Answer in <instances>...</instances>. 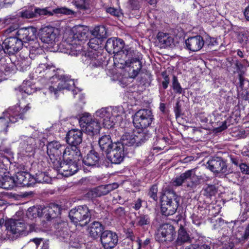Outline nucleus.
I'll use <instances>...</instances> for the list:
<instances>
[{
	"label": "nucleus",
	"instance_id": "1",
	"mask_svg": "<svg viewBox=\"0 0 249 249\" xmlns=\"http://www.w3.org/2000/svg\"><path fill=\"white\" fill-rule=\"evenodd\" d=\"M121 39L111 37L106 42L105 48L109 53H115L114 63L120 64V68L127 72L128 77L135 78L142 68L141 54L128 46L124 47Z\"/></svg>",
	"mask_w": 249,
	"mask_h": 249
},
{
	"label": "nucleus",
	"instance_id": "2",
	"mask_svg": "<svg viewBox=\"0 0 249 249\" xmlns=\"http://www.w3.org/2000/svg\"><path fill=\"white\" fill-rule=\"evenodd\" d=\"M124 113L122 107H103L96 112V115L103 119V124L107 128H112L122 119Z\"/></svg>",
	"mask_w": 249,
	"mask_h": 249
},
{
	"label": "nucleus",
	"instance_id": "3",
	"mask_svg": "<svg viewBox=\"0 0 249 249\" xmlns=\"http://www.w3.org/2000/svg\"><path fill=\"white\" fill-rule=\"evenodd\" d=\"M55 79H56L57 81L59 82L58 85L56 87L54 86H50L49 91L51 93H53L56 97L58 96V91L66 89H72L74 97H76V95H78L80 100H82L84 98V96L81 93V90L79 89H73L74 87V82L73 80L64 75L59 76L58 75H57V77Z\"/></svg>",
	"mask_w": 249,
	"mask_h": 249
},
{
	"label": "nucleus",
	"instance_id": "4",
	"mask_svg": "<svg viewBox=\"0 0 249 249\" xmlns=\"http://www.w3.org/2000/svg\"><path fill=\"white\" fill-rule=\"evenodd\" d=\"M64 149L65 145L56 141L49 142L47 144V153L50 159V164L55 170H59L61 167Z\"/></svg>",
	"mask_w": 249,
	"mask_h": 249
},
{
	"label": "nucleus",
	"instance_id": "5",
	"mask_svg": "<svg viewBox=\"0 0 249 249\" xmlns=\"http://www.w3.org/2000/svg\"><path fill=\"white\" fill-rule=\"evenodd\" d=\"M195 170V169H192L181 174L173 180V184L179 186L186 181V186L187 187L192 189L195 188L200 183L201 180H206L205 178H207L205 175H196Z\"/></svg>",
	"mask_w": 249,
	"mask_h": 249
},
{
	"label": "nucleus",
	"instance_id": "6",
	"mask_svg": "<svg viewBox=\"0 0 249 249\" xmlns=\"http://www.w3.org/2000/svg\"><path fill=\"white\" fill-rule=\"evenodd\" d=\"M161 212L166 216L174 214L179 206V198L173 192H168L160 198Z\"/></svg>",
	"mask_w": 249,
	"mask_h": 249
},
{
	"label": "nucleus",
	"instance_id": "7",
	"mask_svg": "<svg viewBox=\"0 0 249 249\" xmlns=\"http://www.w3.org/2000/svg\"><path fill=\"white\" fill-rule=\"evenodd\" d=\"M79 123L82 131L88 135L93 136L99 133L101 129L100 122L89 113H84L80 118Z\"/></svg>",
	"mask_w": 249,
	"mask_h": 249
},
{
	"label": "nucleus",
	"instance_id": "8",
	"mask_svg": "<svg viewBox=\"0 0 249 249\" xmlns=\"http://www.w3.org/2000/svg\"><path fill=\"white\" fill-rule=\"evenodd\" d=\"M28 105L24 108L20 107L19 106H15L9 108L6 112V118L0 117V126L1 127H8L9 122L12 123H16L19 119L23 120L25 118V113L30 109Z\"/></svg>",
	"mask_w": 249,
	"mask_h": 249
},
{
	"label": "nucleus",
	"instance_id": "9",
	"mask_svg": "<svg viewBox=\"0 0 249 249\" xmlns=\"http://www.w3.org/2000/svg\"><path fill=\"white\" fill-rule=\"evenodd\" d=\"M91 214L88 207L80 205L71 209L69 212V217L71 222L77 226L87 225L90 218Z\"/></svg>",
	"mask_w": 249,
	"mask_h": 249
},
{
	"label": "nucleus",
	"instance_id": "10",
	"mask_svg": "<svg viewBox=\"0 0 249 249\" xmlns=\"http://www.w3.org/2000/svg\"><path fill=\"white\" fill-rule=\"evenodd\" d=\"M153 120V116L150 110L141 109L134 115L133 122L135 127L139 129L145 128L149 126Z\"/></svg>",
	"mask_w": 249,
	"mask_h": 249
},
{
	"label": "nucleus",
	"instance_id": "11",
	"mask_svg": "<svg viewBox=\"0 0 249 249\" xmlns=\"http://www.w3.org/2000/svg\"><path fill=\"white\" fill-rule=\"evenodd\" d=\"M127 148L117 142L113 143L112 148L106 154L107 158L114 164H119L124 158Z\"/></svg>",
	"mask_w": 249,
	"mask_h": 249
},
{
	"label": "nucleus",
	"instance_id": "12",
	"mask_svg": "<svg viewBox=\"0 0 249 249\" xmlns=\"http://www.w3.org/2000/svg\"><path fill=\"white\" fill-rule=\"evenodd\" d=\"M176 236L174 227L169 224H164L158 230L156 238L160 242H170L175 239Z\"/></svg>",
	"mask_w": 249,
	"mask_h": 249
},
{
	"label": "nucleus",
	"instance_id": "13",
	"mask_svg": "<svg viewBox=\"0 0 249 249\" xmlns=\"http://www.w3.org/2000/svg\"><path fill=\"white\" fill-rule=\"evenodd\" d=\"M207 168L215 174H226L227 165L226 160L221 157H214L206 163Z\"/></svg>",
	"mask_w": 249,
	"mask_h": 249
},
{
	"label": "nucleus",
	"instance_id": "14",
	"mask_svg": "<svg viewBox=\"0 0 249 249\" xmlns=\"http://www.w3.org/2000/svg\"><path fill=\"white\" fill-rule=\"evenodd\" d=\"M2 45L5 53L12 55L19 52L22 48L23 43L16 36H10L3 40Z\"/></svg>",
	"mask_w": 249,
	"mask_h": 249
},
{
	"label": "nucleus",
	"instance_id": "15",
	"mask_svg": "<svg viewBox=\"0 0 249 249\" xmlns=\"http://www.w3.org/2000/svg\"><path fill=\"white\" fill-rule=\"evenodd\" d=\"M35 74L38 77H44L46 79L54 80L57 77L55 67L48 63L40 64L36 69Z\"/></svg>",
	"mask_w": 249,
	"mask_h": 249
},
{
	"label": "nucleus",
	"instance_id": "16",
	"mask_svg": "<svg viewBox=\"0 0 249 249\" xmlns=\"http://www.w3.org/2000/svg\"><path fill=\"white\" fill-rule=\"evenodd\" d=\"M6 229L12 233L19 235H26L28 234L26 225L19 220L9 219L5 221Z\"/></svg>",
	"mask_w": 249,
	"mask_h": 249
},
{
	"label": "nucleus",
	"instance_id": "17",
	"mask_svg": "<svg viewBox=\"0 0 249 249\" xmlns=\"http://www.w3.org/2000/svg\"><path fill=\"white\" fill-rule=\"evenodd\" d=\"M100 241L105 249H112L117 244L118 237L115 232L107 230L102 233Z\"/></svg>",
	"mask_w": 249,
	"mask_h": 249
},
{
	"label": "nucleus",
	"instance_id": "18",
	"mask_svg": "<svg viewBox=\"0 0 249 249\" xmlns=\"http://www.w3.org/2000/svg\"><path fill=\"white\" fill-rule=\"evenodd\" d=\"M36 30L33 27H28L19 29L16 33V37L21 40L23 46H25L32 39H35Z\"/></svg>",
	"mask_w": 249,
	"mask_h": 249
},
{
	"label": "nucleus",
	"instance_id": "19",
	"mask_svg": "<svg viewBox=\"0 0 249 249\" xmlns=\"http://www.w3.org/2000/svg\"><path fill=\"white\" fill-rule=\"evenodd\" d=\"M19 148L21 152L32 153L36 147V140L32 137L22 135L20 137Z\"/></svg>",
	"mask_w": 249,
	"mask_h": 249
},
{
	"label": "nucleus",
	"instance_id": "20",
	"mask_svg": "<svg viewBox=\"0 0 249 249\" xmlns=\"http://www.w3.org/2000/svg\"><path fill=\"white\" fill-rule=\"evenodd\" d=\"M15 182L17 186H31L34 185V177L26 172H19L16 175Z\"/></svg>",
	"mask_w": 249,
	"mask_h": 249
},
{
	"label": "nucleus",
	"instance_id": "21",
	"mask_svg": "<svg viewBox=\"0 0 249 249\" xmlns=\"http://www.w3.org/2000/svg\"><path fill=\"white\" fill-rule=\"evenodd\" d=\"M43 217L47 220L54 218L61 213V208L56 204L51 203L49 206L42 207Z\"/></svg>",
	"mask_w": 249,
	"mask_h": 249
},
{
	"label": "nucleus",
	"instance_id": "22",
	"mask_svg": "<svg viewBox=\"0 0 249 249\" xmlns=\"http://www.w3.org/2000/svg\"><path fill=\"white\" fill-rule=\"evenodd\" d=\"M80 156L81 153L78 147L71 145L67 147H65L62 159L63 161L76 162L77 160H79Z\"/></svg>",
	"mask_w": 249,
	"mask_h": 249
},
{
	"label": "nucleus",
	"instance_id": "23",
	"mask_svg": "<svg viewBox=\"0 0 249 249\" xmlns=\"http://www.w3.org/2000/svg\"><path fill=\"white\" fill-rule=\"evenodd\" d=\"M55 29L52 26H46L41 29L40 39L42 42L48 44H53L56 38Z\"/></svg>",
	"mask_w": 249,
	"mask_h": 249
},
{
	"label": "nucleus",
	"instance_id": "24",
	"mask_svg": "<svg viewBox=\"0 0 249 249\" xmlns=\"http://www.w3.org/2000/svg\"><path fill=\"white\" fill-rule=\"evenodd\" d=\"M62 52L73 56L79 55L82 50V47L80 43L74 41H69L68 38L66 41L62 43Z\"/></svg>",
	"mask_w": 249,
	"mask_h": 249
},
{
	"label": "nucleus",
	"instance_id": "25",
	"mask_svg": "<svg viewBox=\"0 0 249 249\" xmlns=\"http://www.w3.org/2000/svg\"><path fill=\"white\" fill-rule=\"evenodd\" d=\"M83 132L77 129L69 130L66 135V139L67 143L71 146H75L80 144L82 141Z\"/></svg>",
	"mask_w": 249,
	"mask_h": 249
},
{
	"label": "nucleus",
	"instance_id": "26",
	"mask_svg": "<svg viewBox=\"0 0 249 249\" xmlns=\"http://www.w3.org/2000/svg\"><path fill=\"white\" fill-rule=\"evenodd\" d=\"M204 44L203 37L196 36L188 38L185 40L186 48L191 51L196 52L200 50Z\"/></svg>",
	"mask_w": 249,
	"mask_h": 249
},
{
	"label": "nucleus",
	"instance_id": "27",
	"mask_svg": "<svg viewBox=\"0 0 249 249\" xmlns=\"http://www.w3.org/2000/svg\"><path fill=\"white\" fill-rule=\"evenodd\" d=\"M85 56L87 57L86 61L91 68H96L102 64V56L97 51L88 52L85 53Z\"/></svg>",
	"mask_w": 249,
	"mask_h": 249
},
{
	"label": "nucleus",
	"instance_id": "28",
	"mask_svg": "<svg viewBox=\"0 0 249 249\" xmlns=\"http://www.w3.org/2000/svg\"><path fill=\"white\" fill-rule=\"evenodd\" d=\"M87 37L86 32L82 27H76L72 29L68 37L69 41H74L79 43Z\"/></svg>",
	"mask_w": 249,
	"mask_h": 249
},
{
	"label": "nucleus",
	"instance_id": "29",
	"mask_svg": "<svg viewBox=\"0 0 249 249\" xmlns=\"http://www.w3.org/2000/svg\"><path fill=\"white\" fill-rule=\"evenodd\" d=\"M100 158L99 154L94 150H91L83 159V163L88 166H98Z\"/></svg>",
	"mask_w": 249,
	"mask_h": 249
},
{
	"label": "nucleus",
	"instance_id": "30",
	"mask_svg": "<svg viewBox=\"0 0 249 249\" xmlns=\"http://www.w3.org/2000/svg\"><path fill=\"white\" fill-rule=\"evenodd\" d=\"M157 39L160 48L170 47L174 43L173 38L168 33L159 32L157 36Z\"/></svg>",
	"mask_w": 249,
	"mask_h": 249
},
{
	"label": "nucleus",
	"instance_id": "31",
	"mask_svg": "<svg viewBox=\"0 0 249 249\" xmlns=\"http://www.w3.org/2000/svg\"><path fill=\"white\" fill-rule=\"evenodd\" d=\"M60 169L65 173V176H69L75 174L78 171V168L76 162L64 161V162L61 161V167L58 170L59 171Z\"/></svg>",
	"mask_w": 249,
	"mask_h": 249
},
{
	"label": "nucleus",
	"instance_id": "32",
	"mask_svg": "<svg viewBox=\"0 0 249 249\" xmlns=\"http://www.w3.org/2000/svg\"><path fill=\"white\" fill-rule=\"evenodd\" d=\"M25 46L29 48L30 51L29 56L31 59L35 58L36 55L40 54L42 52V49L36 36L35 37V39H33L31 41L29 42V43Z\"/></svg>",
	"mask_w": 249,
	"mask_h": 249
},
{
	"label": "nucleus",
	"instance_id": "33",
	"mask_svg": "<svg viewBox=\"0 0 249 249\" xmlns=\"http://www.w3.org/2000/svg\"><path fill=\"white\" fill-rule=\"evenodd\" d=\"M191 238L186 230L182 226H180L178 232V236L175 244L177 246H181L186 243H190Z\"/></svg>",
	"mask_w": 249,
	"mask_h": 249
},
{
	"label": "nucleus",
	"instance_id": "34",
	"mask_svg": "<svg viewBox=\"0 0 249 249\" xmlns=\"http://www.w3.org/2000/svg\"><path fill=\"white\" fill-rule=\"evenodd\" d=\"M122 144V146L127 148V146H136V141L134 132L132 133H125L121 140L117 142Z\"/></svg>",
	"mask_w": 249,
	"mask_h": 249
},
{
	"label": "nucleus",
	"instance_id": "35",
	"mask_svg": "<svg viewBox=\"0 0 249 249\" xmlns=\"http://www.w3.org/2000/svg\"><path fill=\"white\" fill-rule=\"evenodd\" d=\"M136 141V147L141 145L150 137L151 134L146 129H141L134 131Z\"/></svg>",
	"mask_w": 249,
	"mask_h": 249
},
{
	"label": "nucleus",
	"instance_id": "36",
	"mask_svg": "<svg viewBox=\"0 0 249 249\" xmlns=\"http://www.w3.org/2000/svg\"><path fill=\"white\" fill-rule=\"evenodd\" d=\"M16 186L15 178L5 175L0 178V187L6 190H11Z\"/></svg>",
	"mask_w": 249,
	"mask_h": 249
},
{
	"label": "nucleus",
	"instance_id": "37",
	"mask_svg": "<svg viewBox=\"0 0 249 249\" xmlns=\"http://www.w3.org/2000/svg\"><path fill=\"white\" fill-rule=\"evenodd\" d=\"M98 143L102 151L107 154L112 148L114 142H112L110 136L108 135L101 137L98 140Z\"/></svg>",
	"mask_w": 249,
	"mask_h": 249
},
{
	"label": "nucleus",
	"instance_id": "38",
	"mask_svg": "<svg viewBox=\"0 0 249 249\" xmlns=\"http://www.w3.org/2000/svg\"><path fill=\"white\" fill-rule=\"evenodd\" d=\"M107 194L105 185H101L89 190L87 194V196L90 198L100 197Z\"/></svg>",
	"mask_w": 249,
	"mask_h": 249
},
{
	"label": "nucleus",
	"instance_id": "39",
	"mask_svg": "<svg viewBox=\"0 0 249 249\" xmlns=\"http://www.w3.org/2000/svg\"><path fill=\"white\" fill-rule=\"evenodd\" d=\"M103 230V227L100 222L94 221L92 223L89 229L90 236L93 238H96L99 235H101Z\"/></svg>",
	"mask_w": 249,
	"mask_h": 249
},
{
	"label": "nucleus",
	"instance_id": "40",
	"mask_svg": "<svg viewBox=\"0 0 249 249\" xmlns=\"http://www.w3.org/2000/svg\"><path fill=\"white\" fill-rule=\"evenodd\" d=\"M92 35L102 40L107 37V32L104 26H98L94 28L92 32Z\"/></svg>",
	"mask_w": 249,
	"mask_h": 249
},
{
	"label": "nucleus",
	"instance_id": "41",
	"mask_svg": "<svg viewBox=\"0 0 249 249\" xmlns=\"http://www.w3.org/2000/svg\"><path fill=\"white\" fill-rule=\"evenodd\" d=\"M42 207L41 206H33L30 207L27 212V215L29 218H36L37 216L43 217Z\"/></svg>",
	"mask_w": 249,
	"mask_h": 249
},
{
	"label": "nucleus",
	"instance_id": "42",
	"mask_svg": "<svg viewBox=\"0 0 249 249\" xmlns=\"http://www.w3.org/2000/svg\"><path fill=\"white\" fill-rule=\"evenodd\" d=\"M150 220L148 215L140 214L137 216L136 219L132 223L137 226H143L150 224Z\"/></svg>",
	"mask_w": 249,
	"mask_h": 249
},
{
	"label": "nucleus",
	"instance_id": "43",
	"mask_svg": "<svg viewBox=\"0 0 249 249\" xmlns=\"http://www.w3.org/2000/svg\"><path fill=\"white\" fill-rule=\"evenodd\" d=\"M172 87L175 93L178 94H183L184 93V89H183L181 88L176 76H174L173 77Z\"/></svg>",
	"mask_w": 249,
	"mask_h": 249
},
{
	"label": "nucleus",
	"instance_id": "44",
	"mask_svg": "<svg viewBox=\"0 0 249 249\" xmlns=\"http://www.w3.org/2000/svg\"><path fill=\"white\" fill-rule=\"evenodd\" d=\"M30 65V62L27 58L18 60L17 64L18 69H19L20 71H22L27 70Z\"/></svg>",
	"mask_w": 249,
	"mask_h": 249
},
{
	"label": "nucleus",
	"instance_id": "45",
	"mask_svg": "<svg viewBox=\"0 0 249 249\" xmlns=\"http://www.w3.org/2000/svg\"><path fill=\"white\" fill-rule=\"evenodd\" d=\"M101 43L102 40L94 37L89 39L88 44L89 48L94 50L93 51H97V50L100 47V45Z\"/></svg>",
	"mask_w": 249,
	"mask_h": 249
},
{
	"label": "nucleus",
	"instance_id": "46",
	"mask_svg": "<svg viewBox=\"0 0 249 249\" xmlns=\"http://www.w3.org/2000/svg\"><path fill=\"white\" fill-rule=\"evenodd\" d=\"M34 184L36 183H44L49 180V177L45 175L44 172H38L34 177Z\"/></svg>",
	"mask_w": 249,
	"mask_h": 249
},
{
	"label": "nucleus",
	"instance_id": "47",
	"mask_svg": "<svg viewBox=\"0 0 249 249\" xmlns=\"http://www.w3.org/2000/svg\"><path fill=\"white\" fill-rule=\"evenodd\" d=\"M67 222L60 220L54 224V228L56 230L57 232L60 233V235H61V232L64 231L67 229Z\"/></svg>",
	"mask_w": 249,
	"mask_h": 249
},
{
	"label": "nucleus",
	"instance_id": "48",
	"mask_svg": "<svg viewBox=\"0 0 249 249\" xmlns=\"http://www.w3.org/2000/svg\"><path fill=\"white\" fill-rule=\"evenodd\" d=\"M72 3L79 10H86L89 9V6L86 2V0H74Z\"/></svg>",
	"mask_w": 249,
	"mask_h": 249
},
{
	"label": "nucleus",
	"instance_id": "49",
	"mask_svg": "<svg viewBox=\"0 0 249 249\" xmlns=\"http://www.w3.org/2000/svg\"><path fill=\"white\" fill-rule=\"evenodd\" d=\"M36 18L39 16H53V12L48 11V8H35Z\"/></svg>",
	"mask_w": 249,
	"mask_h": 249
},
{
	"label": "nucleus",
	"instance_id": "50",
	"mask_svg": "<svg viewBox=\"0 0 249 249\" xmlns=\"http://www.w3.org/2000/svg\"><path fill=\"white\" fill-rule=\"evenodd\" d=\"M53 13L56 14H62L67 15H73L74 13L73 11L65 7H61L53 9Z\"/></svg>",
	"mask_w": 249,
	"mask_h": 249
},
{
	"label": "nucleus",
	"instance_id": "51",
	"mask_svg": "<svg viewBox=\"0 0 249 249\" xmlns=\"http://www.w3.org/2000/svg\"><path fill=\"white\" fill-rule=\"evenodd\" d=\"M35 12V9L33 10V9H28L25 11H23L20 13L21 17L26 18H36V15Z\"/></svg>",
	"mask_w": 249,
	"mask_h": 249
},
{
	"label": "nucleus",
	"instance_id": "52",
	"mask_svg": "<svg viewBox=\"0 0 249 249\" xmlns=\"http://www.w3.org/2000/svg\"><path fill=\"white\" fill-rule=\"evenodd\" d=\"M158 187L157 185H153L150 188L148 193V196L152 198L153 200L156 201L158 199L157 197Z\"/></svg>",
	"mask_w": 249,
	"mask_h": 249
},
{
	"label": "nucleus",
	"instance_id": "53",
	"mask_svg": "<svg viewBox=\"0 0 249 249\" xmlns=\"http://www.w3.org/2000/svg\"><path fill=\"white\" fill-rule=\"evenodd\" d=\"M185 249H211L210 246L205 244H191L187 246Z\"/></svg>",
	"mask_w": 249,
	"mask_h": 249
},
{
	"label": "nucleus",
	"instance_id": "54",
	"mask_svg": "<svg viewBox=\"0 0 249 249\" xmlns=\"http://www.w3.org/2000/svg\"><path fill=\"white\" fill-rule=\"evenodd\" d=\"M204 192L206 195L212 196L215 194L216 190L213 185H209L205 189Z\"/></svg>",
	"mask_w": 249,
	"mask_h": 249
},
{
	"label": "nucleus",
	"instance_id": "55",
	"mask_svg": "<svg viewBox=\"0 0 249 249\" xmlns=\"http://www.w3.org/2000/svg\"><path fill=\"white\" fill-rule=\"evenodd\" d=\"M239 167L243 174L249 175V166L245 163L239 164Z\"/></svg>",
	"mask_w": 249,
	"mask_h": 249
},
{
	"label": "nucleus",
	"instance_id": "56",
	"mask_svg": "<svg viewBox=\"0 0 249 249\" xmlns=\"http://www.w3.org/2000/svg\"><path fill=\"white\" fill-rule=\"evenodd\" d=\"M106 12L115 17H118L120 16L119 11L116 9H115L112 7H108L107 8Z\"/></svg>",
	"mask_w": 249,
	"mask_h": 249
},
{
	"label": "nucleus",
	"instance_id": "57",
	"mask_svg": "<svg viewBox=\"0 0 249 249\" xmlns=\"http://www.w3.org/2000/svg\"><path fill=\"white\" fill-rule=\"evenodd\" d=\"M105 185L107 189V194H108L111 191L114 190V189H117L119 186L118 184L117 183H113L112 184H108Z\"/></svg>",
	"mask_w": 249,
	"mask_h": 249
},
{
	"label": "nucleus",
	"instance_id": "58",
	"mask_svg": "<svg viewBox=\"0 0 249 249\" xmlns=\"http://www.w3.org/2000/svg\"><path fill=\"white\" fill-rule=\"evenodd\" d=\"M21 90L28 94H30L34 91V89L30 85L25 86L24 84H23L21 86Z\"/></svg>",
	"mask_w": 249,
	"mask_h": 249
},
{
	"label": "nucleus",
	"instance_id": "59",
	"mask_svg": "<svg viewBox=\"0 0 249 249\" xmlns=\"http://www.w3.org/2000/svg\"><path fill=\"white\" fill-rule=\"evenodd\" d=\"M174 112L176 118L179 117L181 115V106L178 102L176 103V107L174 108Z\"/></svg>",
	"mask_w": 249,
	"mask_h": 249
},
{
	"label": "nucleus",
	"instance_id": "60",
	"mask_svg": "<svg viewBox=\"0 0 249 249\" xmlns=\"http://www.w3.org/2000/svg\"><path fill=\"white\" fill-rule=\"evenodd\" d=\"M11 153V148L9 147L5 146L3 145H0V154H10Z\"/></svg>",
	"mask_w": 249,
	"mask_h": 249
},
{
	"label": "nucleus",
	"instance_id": "61",
	"mask_svg": "<svg viewBox=\"0 0 249 249\" xmlns=\"http://www.w3.org/2000/svg\"><path fill=\"white\" fill-rule=\"evenodd\" d=\"M115 213L116 215L120 217H123L125 215V211L124 208L123 207H119L115 210Z\"/></svg>",
	"mask_w": 249,
	"mask_h": 249
},
{
	"label": "nucleus",
	"instance_id": "62",
	"mask_svg": "<svg viewBox=\"0 0 249 249\" xmlns=\"http://www.w3.org/2000/svg\"><path fill=\"white\" fill-rule=\"evenodd\" d=\"M230 160L232 164L237 166H239V164L241 163L239 158L237 156H230Z\"/></svg>",
	"mask_w": 249,
	"mask_h": 249
},
{
	"label": "nucleus",
	"instance_id": "63",
	"mask_svg": "<svg viewBox=\"0 0 249 249\" xmlns=\"http://www.w3.org/2000/svg\"><path fill=\"white\" fill-rule=\"evenodd\" d=\"M142 200L140 198H138L137 200L134 201L132 207L136 211L139 210L142 207Z\"/></svg>",
	"mask_w": 249,
	"mask_h": 249
},
{
	"label": "nucleus",
	"instance_id": "64",
	"mask_svg": "<svg viewBox=\"0 0 249 249\" xmlns=\"http://www.w3.org/2000/svg\"><path fill=\"white\" fill-rule=\"evenodd\" d=\"M18 25L17 24H13L12 25L9 26L6 29H5V33L6 34H9L16 30L18 28Z\"/></svg>",
	"mask_w": 249,
	"mask_h": 249
}]
</instances>
